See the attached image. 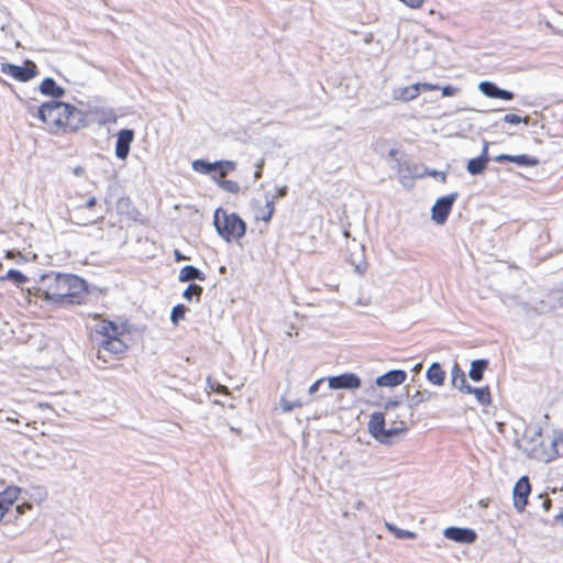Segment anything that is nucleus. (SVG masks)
I'll list each match as a JSON object with an SVG mask.
<instances>
[{
  "instance_id": "obj_1",
  "label": "nucleus",
  "mask_w": 563,
  "mask_h": 563,
  "mask_svg": "<svg viewBox=\"0 0 563 563\" xmlns=\"http://www.w3.org/2000/svg\"><path fill=\"white\" fill-rule=\"evenodd\" d=\"M57 307L81 303L87 294V283L71 274L48 273L40 276L37 286L30 291Z\"/></svg>"
},
{
  "instance_id": "obj_2",
  "label": "nucleus",
  "mask_w": 563,
  "mask_h": 563,
  "mask_svg": "<svg viewBox=\"0 0 563 563\" xmlns=\"http://www.w3.org/2000/svg\"><path fill=\"white\" fill-rule=\"evenodd\" d=\"M37 118L51 130L76 131L84 125L85 113L62 101L44 102L37 109Z\"/></svg>"
},
{
  "instance_id": "obj_3",
  "label": "nucleus",
  "mask_w": 563,
  "mask_h": 563,
  "mask_svg": "<svg viewBox=\"0 0 563 563\" xmlns=\"http://www.w3.org/2000/svg\"><path fill=\"white\" fill-rule=\"evenodd\" d=\"M213 224L227 242L241 239L245 234V222L235 213H227L221 208L214 211Z\"/></svg>"
},
{
  "instance_id": "obj_4",
  "label": "nucleus",
  "mask_w": 563,
  "mask_h": 563,
  "mask_svg": "<svg viewBox=\"0 0 563 563\" xmlns=\"http://www.w3.org/2000/svg\"><path fill=\"white\" fill-rule=\"evenodd\" d=\"M562 440V435L558 434L551 440L549 446H545L542 441V429L538 427L533 430V434L530 441V446L526 448L528 455L531 459L538 460L543 463H550L555 460L559 455L556 449L558 443Z\"/></svg>"
},
{
  "instance_id": "obj_5",
  "label": "nucleus",
  "mask_w": 563,
  "mask_h": 563,
  "mask_svg": "<svg viewBox=\"0 0 563 563\" xmlns=\"http://www.w3.org/2000/svg\"><path fill=\"white\" fill-rule=\"evenodd\" d=\"M406 430L405 427L385 428V417L383 412H374L368 421L369 433L380 443H389L390 439Z\"/></svg>"
},
{
  "instance_id": "obj_6",
  "label": "nucleus",
  "mask_w": 563,
  "mask_h": 563,
  "mask_svg": "<svg viewBox=\"0 0 563 563\" xmlns=\"http://www.w3.org/2000/svg\"><path fill=\"white\" fill-rule=\"evenodd\" d=\"M1 71L19 81H29L36 75V65L31 60H26L23 66L2 63Z\"/></svg>"
},
{
  "instance_id": "obj_7",
  "label": "nucleus",
  "mask_w": 563,
  "mask_h": 563,
  "mask_svg": "<svg viewBox=\"0 0 563 563\" xmlns=\"http://www.w3.org/2000/svg\"><path fill=\"white\" fill-rule=\"evenodd\" d=\"M457 196V192H452L450 195L440 197L435 201L432 207V219L435 223L443 224L446 221Z\"/></svg>"
},
{
  "instance_id": "obj_8",
  "label": "nucleus",
  "mask_w": 563,
  "mask_h": 563,
  "mask_svg": "<svg viewBox=\"0 0 563 563\" xmlns=\"http://www.w3.org/2000/svg\"><path fill=\"white\" fill-rule=\"evenodd\" d=\"M531 493V485L528 476L520 477L514 486V507L517 511L522 512L528 504V497Z\"/></svg>"
},
{
  "instance_id": "obj_9",
  "label": "nucleus",
  "mask_w": 563,
  "mask_h": 563,
  "mask_svg": "<svg viewBox=\"0 0 563 563\" xmlns=\"http://www.w3.org/2000/svg\"><path fill=\"white\" fill-rule=\"evenodd\" d=\"M440 87L438 85L428 84V82H417L410 85L408 87L399 88L395 90L394 97L395 99L402 101H410L417 98L421 91L437 90Z\"/></svg>"
},
{
  "instance_id": "obj_10",
  "label": "nucleus",
  "mask_w": 563,
  "mask_h": 563,
  "mask_svg": "<svg viewBox=\"0 0 563 563\" xmlns=\"http://www.w3.org/2000/svg\"><path fill=\"white\" fill-rule=\"evenodd\" d=\"M331 389H357L361 386V378L354 373H343L328 378Z\"/></svg>"
},
{
  "instance_id": "obj_11",
  "label": "nucleus",
  "mask_w": 563,
  "mask_h": 563,
  "mask_svg": "<svg viewBox=\"0 0 563 563\" xmlns=\"http://www.w3.org/2000/svg\"><path fill=\"white\" fill-rule=\"evenodd\" d=\"M443 536L449 540L460 543H473L477 538V534L473 529L460 527L445 528Z\"/></svg>"
},
{
  "instance_id": "obj_12",
  "label": "nucleus",
  "mask_w": 563,
  "mask_h": 563,
  "mask_svg": "<svg viewBox=\"0 0 563 563\" xmlns=\"http://www.w3.org/2000/svg\"><path fill=\"white\" fill-rule=\"evenodd\" d=\"M134 140V131L123 129L119 131L115 142V156L119 159H125L130 153L131 143Z\"/></svg>"
},
{
  "instance_id": "obj_13",
  "label": "nucleus",
  "mask_w": 563,
  "mask_h": 563,
  "mask_svg": "<svg viewBox=\"0 0 563 563\" xmlns=\"http://www.w3.org/2000/svg\"><path fill=\"white\" fill-rule=\"evenodd\" d=\"M122 329L112 321L101 320L96 325L95 341L99 344L100 339H112L115 335H122Z\"/></svg>"
},
{
  "instance_id": "obj_14",
  "label": "nucleus",
  "mask_w": 563,
  "mask_h": 563,
  "mask_svg": "<svg viewBox=\"0 0 563 563\" xmlns=\"http://www.w3.org/2000/svg\"><path fill=\"white\" fill-rule=\"evenodd\" d=\"M407 378V373L402 369H391L376 378V385L379 387H396L401 385Z\"/></svg>"
},
{
  "instance_id": "obj_15",
  "label": "nucleus",
  "mask_w": 563,
  "mask_h": 563,
  "mask_svg": "<svg viewBox=\"0 0 563 563\" xmlns=\"http://www.w3.org/2000/svg\"><path fill=\"white\" fill-rule=\"evenodd\" d=\"M481 92L488 98H496L503 100H512L514 93L509 90L501 89L492 81H482L478 85Z\"/></svg>"
},
{
  "instance_id": "obj_16",
  "label": "nucleus",
  "mask_w": 563,
  "mask_h": 563,
  "mask_svg": "<svg viewBox=\"0 0 563 563\" xmlns=\"http://www.w3.org/2000/svg\"><path fill=\"white\" fill-rule=\"evenodd\" d=\"M496 162L503 163V162H511L519 166H527V167H533L539 164V161L530 155L527 154H520V155H508V154H500L496 156Z\"/></svg>"
},
{
  "instance_id": "obj_17",
  "label": "nucleus",
  "mask_w": 563,
  "mask_h": 563,
  "mask_svg": "<svg viewBox=\"0 0 563 563\" xmlns=\"http://www.w3.org/2000/svg\"><path fill=\"white\" fill-rule=\"evenodd\" d=\"M488 144L485 143L483 152L479 156L472 158L468 161L466 165V169L471 175H479L482 174L488 163Z\"/></svg>"
},
{
  "instance_id": "obj_18",
  "label": "nucleus",
  "mask_w": 563,
  "mask_h": 563,
  "mask_svg": "<svg viewBox=\"0 0 563 563\" xmlns=\"http://www.w3.org/2000/svg\"><path fill=\"white\" fill-rule=\"evenodd\" d=\"M121 335H115L112 339H100L99 345L104 352L119 355L125 352L126 344L121 340Z\"/></svg>"
},
{
  "instance_id": "obj_19",
  "label": "nucleus",
  "mask_w": 563,
  "mask_h": 563,
  "mask_svg": "<svg viewBox=\"0 0 563 563\" xmlns=\"http://www.w3.org/2000/svg\"><path fill=\"white\" fill-rule=\"evenodd\" d=\"M40 91L53 98H60L65 95V89L56 84V81L47 77L40 85Z\"/></svg>"
},
{
  "instance_id": "obj_20",
  "label": "nucleus",
  "mask_w": 563,
  "mask_h": 563,
  "mask_svg": "<svg viewBox=\"0 0 563 563\" xmlns=\"http://www.w3.org/2000/svg\"><path fill=\"white\" fill-rule=\"evenodd\" d=\"M206 275L192 265H186L180 269L178 280L181 283L190 282V280H205Z\"/></svg>"
},
{
  "instance_id": "obj_21",
  "label": "nucleus",
  "mask_w": 563,
  "mask_h": 563,
  "mask_svg": "<svg viewBox=\"0 0 563 563\" xmlns=\"http://www.w3.org/2000/svg\"><path fill=\"white\" fill-rule=\"evenodd\" d=\"M427 379L437 386H441L445 379V372L437 362L432 363L427 371Z\"/></svg>"
},
{
  "instance_id": "obj_22",
  "label": "nucleus",
  "mask_w": 563,
  "mask_h": 563,
  "mask_svg": "<svg viewBox=\"0 0 563 563\" xmlns=\"http://www.w3.org/2000/svg\"><path fill=\"white\" fill-rule=\"evenodd\" d=\"M488 366V361L484 358L475 360L471 363L468 376L474 382H481L484 377V372Z\"/></svg>"
},
{
  "instance_id": "obj_23",
  "label": "nucleus",
  "mask_w": 563,
  "mask_h": 563,
  "mask_svg": "<svg viewBox=\"0 0 563 563\" xmlns=\"http://www.w3.org/2000/svg\"><path fill=\"white\" fill-rule=\"evenodd\" d=\"M21 493V488L18 486H10L5 488L2 493H0V503L7 509L14 504V501L19 498Z\"/></svg>"
},
{
  "instance_id": "obj_24",
  "label": "nucleus",
  "mask_w": 563,
  "mask_h": 563,
  "mask_svg": "<svg viewBox=\"0 0 563 563\" xmlns=\"http://www.w3.org/2000/svg\"><path fill=\"white\" fill-rule=\"evenodd\" d=\"M214 174L218 178L223 179L229 173L233 172L236 163L233 161H217L214 162Z\"/></svg>"
},
{
  "instance_id": "obj_25",
  "label": "nucleus",
  "mask_w": 563,
  "mask_h": 563,
  "mask_svg": "<svg viewBox=\"0 0 563 563\" xmlns=\"http://www.w3.org/2000/svg\"><path fill=\"white\" fill-rule=\"evenodd\" d=\"M274 211V197L268 198V196H266V203L264 208L256 213V219L267 222L272 219Z\"/></svg>"
},
{
  "instance_id": "obj_26",
  "label": "nucleus",
  "mask_w": 563,
  "mask_h": 563,
  "mask_svg": "<svg viewBox=\"0 0 563 563\" xmlns=\"http://www.w3.org/2000/svg\"><path fill=\"white\" fill-rule=\"evenodd\" d=\"M214 163H209L203 159H196L192 162V168L195 172L205 174V175H213L214 173Z\"/></svg>"
},
{
  "instance_id": "obj_27",
  "label": "nucleus",
  "mask_w": 563,
  "mask_h": 563,
  "mask_svg": "<svg viewBox=\"0 0 563 563\" xmlns=\"http://www.w3.org/2000/svg\"><path fill=\"white\" fill-rule=\"evenodd\" d=\"M212 179L224 191H228L230 194H238L240 191V185L236 181L228 180V179H220L217 177V175H212Z\"/></svg>"
},
{
  "instance_id": "obj_28",
  "label": "nucleus",
  "mask_w": 563,
  "mask_h": 563,
  "mask_svg": "<svg viewBox=\"0 0 563 563\" xmlns=\"http://www.w3.org/2000/svg\"><path fill=\"white\" fill-rule=\"evenodd\" d=\"M431 397H432V393L427 389L417 390L412 396L409 397V406L417 407L420 404L430 400Z\"/></svg>"
},
{
  "instance_id": "obj_29",
  "label": "nucleus",
  "mask_w": 563,
  "mask_h": 563,
  "mask_svg": "<svg viewBox=\"0 0 563 563\" xmlns=\"http://www.w3.org/2000/svg\"><path fill=\"white\" fill-rule=\"evenodd\" d=\"M464 380H466L465 373L460 365L455 363L451 369V384L457 388L459 384H464Z\"/></svg>"
},
{
  "instance_id": "obj_30",
  "label": "nucleus",
  "mask_w": 563,
  "mask_h": 563,
  "mask_svg": "<svg viewBox=\"0 0 563 563\" xmlns=\"http://www.w3.org/2000/svg\"><path fill=\"white\" fill-rule=\"evenodd\" d=\"M473 395L475 396L478 404H481L483 406H487L492 402L490 391L487 386L481 387V388L476 387Z\"/></svg>"
},
{
  "instance_id": "obj_31",
  "label": "nucleus",
  "mask_w": 563,
  "mask_h": 563,
  "mask_svg": "<svg viewBox=\"0 0 563 563\" xmlns=\"http://www.w3.org/2000/svg\"><path fill=\"white\" fill-rule=\"evenodd\" d=\"M202 294V287L197 284H190L184 291L183 297L186 300L191 301L194 297L199 300L200 295Z\"/></svg>"
},
{
  "instance_id": "obj_32",
  "label": "nucleus",
  "mask_w": 563,
  "mask_h": 563,
  "mask_svg": "<svg viewBox=\"0 0 563 563\" xmlns=\"http://www.w3.org/2000/svg\"><path fill=\"white\" fill-rule=\"evenodd\" d=\"M386 526H387L388 530L391 531L395 534V537L398 539H415L417 537V534L415 532L409 531V530L399 529L391 523H387Z\"/></svg>"
},
{
  "instance_id": "obj_33",
  "label": "nucleus",
  "mask_w": 563,
  "mask_h": 563,
  "mask_svg": "<svg viewBox=\"0 0 563 563\" xmlns=\"http://www.w3.org/2000/svg\"><path fill=\"white\" fill-rule=\"evenodd\" d=\"M5 278L8 280L13 282L16 285H22V284L26 283V280H27V277L18 269H10L7 273Z\"/></svg>"
},
{
  "instance_id": "obj_34",
  "label": "nucleus",
  "mask_w": 563,
  "mask_h": 563,
  "mask_svg": "<svg viewBox=\"0 0 563 563\" xmlns=\"http://www.w3.org/2000/svg\"><path fill=\"white\" fill-rule=\"evenodd\" d=\"M302 406H303V402L299 399L294 400V401L287 400L286 398L280 399V408L284 412H290L294 409L300 408Z\"/></svg>"
},
{
  "instance_id": "obj_35",
  "label": "nucleus",
  "mask_w": 563,
  "mask_h": 563,
  "mask_svg": "<svg viewBox=\"0 0 563 563\" xmlns=\"http://www.w3.org/2000/svg\"><path fill=\"white\" fill-rule=\"evenodd\" d=\"M186 312V307L184 305H176L170 313V320L174 324H177L181 319H184Z\"/></svg>"
},
{
  "instance_id": "obj_36",
  "label": "nucleus",
  "mask_w": 563,
  "mask_h": 563,
  "mask_svg": "<svg viewBox=\"0 0 563 563\" xmlns=\"http://www.w3.org/2000/svg\"><path fill=\"white\" fill-rule=\"evenodd\" d=\"M503 120L510 124H519L522 122L528 123L529 117L521 118L517 114H506Z\"/></svg>"
},
{
  "instance_id": "obj_37",
  "label": "nucleus",
  "mask_w": 563,
  "mask_h": 563,
  "mask_svg": "<svg viewBox=\"0 0 563 563\" xmlns=\"http://www.w3.org/2000/svg\"><path fill=\"white\" fill-rule=\"evenodd\" d=\"M476 387L471 386L467 380L464 384H459L457 389L465 394H474Z\"/></svg>"
},
{
  "instance_id": "obj_38",
  "label": "nucleus",
  "mask_w": 563,
  "mask_h": 563,
  "mask_svg": "<svg viewBox=\"0 0 563 563\" xmlns=\"http://www.w3.org/2000/svg\"><path fill=\"white\" fill-rule=\"evenodd\" d=\"M457 92V88L448 85L442 88V96L444 97H451L454 96Z\"/></svg>"
},
{
  "instance_id": "obj_39",
  "label": "nucleus",
  "mask_w": 563,
  "mask_h": 563,
  "mask_svg": "<svg viewBox=\"0 0 563 563\" xmlns=\"http://www.w3.org/2000/svg\"><path fill=\"white\" fill-rule=\"evenodd\" d=\"M324 382V378H320L318 380H316L308 389V393L309 395H313L314 393L318 391L320 385Z\"/></svg>"
},
{
  "instance_id": "obj_40",
  "label": "nucleus",
  "mask_w": 563,
  "mask_h": 563,
  "mask_svg": "<svg viewBox=\"0 0 563 563\" xmlns=\"http://www.w3.org/2000/svg\"><path fill=\"white\" fill-rule=\"evenodd\" d=\"M399 405H400L399 400H388L385 402L384 409L386 412H388L389 410H393L394 408L398 407Z\"/></svg>"
},
{
  "instance_id": "obj_41",
  "label": "nucleus",
  "mask_w": 563,
  "mask_h": 563,
  "mask_svg": "<svg viewBox=\"0 0 563 563\" xmlns=\"http://www.w3.org/2000/svg\"><path fill=\"white\" fill-rule=\"evenodd\" d=\"M400 1L410 8H419L423 2V0H400Z\"/></svg>"
},
{
  "instance_id": "obj_42",
  "label": "nucleus",
  "mask_w": 563,
  "mask_h": 563,
  "mask_svg": "<svg viewBox=\"0 0 563 563\" xmlns=\"http://www.w3.org/2000/svg\"><path fill=\"white\" fill-rule=\"evenodd\" d=\"M539 499L542 500V508L544 509V511H549L550 507H551V499L548 498V497H543L542 495H539Z\"/></svg>"
},
{
  "instance_id": "obj_43",
  "label": "nucleus",
  "mask_w": 563,
  "mask_h": 563,
  "mask_svg": "<svg viewBox=\"0 0 563 563\" xmlns=\"http://www.w3.org/2000/svg\"><path fill=\"white\" fill-rule=\"evenodd\" d=\"M287 195V186L278 187L276 190V195L273 196L275 198H283Z\"/></svg>"
},
{
  "instance_id": "obj_44",
  "label": "nucleus",
  "mask_w": 563,
  "mask_h": 563,
  "mask_svg": "<svg viewBox=\"0 0 563 563\" xmlns=\"http://www.w3.org/2000/svg\"><path fill=\"white\" fill-rule=\"evenodd\" d=\"M32 506L31 505H26V504H23V505H18L15 507V511L19 514V515H22L24 514L25 509H31Z\"/></svg>"
},
{
  "instance_id": "obj_45",
  "label": "nucleus",
  "mask_w": 563,
  "mask_h": 563,
  "mask_svg": "<svg viewBox=\"0 0 563 563\" xmlns=\"http://www.w3.org/2000/svg\"><path fill=\"white\" fill-rule=\"evenodd\" d=\"M214 391L221 393V394H225V395L229 394V389L225 386L221 385V384H216V390Z\"/></svg>"
},
{
  "instance_id": "obj_46",
  "label": "nucleus",
  "mask_w": 563,
  "mask_h": 563,
  "mask_svg": "<svg viewBox=\"0 0 563 563\" xmlns=\"http://www.w3.org/2000/svg\"><path fill=\"white\" fill-rule=\"evenodd\" d=\"M96 203H97L96 197H90V198L86 201L85 207H86V208H88V209H90V208L95 207V206H96Z\"/></svg>"
},
{
  "instance_id": "obj_47",
  "label": "nucleus",
  "mask_w": 563,
  "mask_h": 563,
  "mask_svg": "<svg viewBox=\"0 0 563 563\" xmlns=\"http://www.w3.org/2000/svg\"><path fill=\"white\" fill-rule=\"evenodd\" d=\"M174 255H175V260L177 262H180V261H184L186 260V256H184L178 250H175L174 251Z\"/></svg>"
},
{
  "instance_id": "obj_48",
  "label": "nucleus",
  "mask_w": 563,
  "mask_h": 563,
  "mask_svg": "<svg viewBox=\"0 0 563 563\" xmlns=\"http://www.w3.org/2000/svg\"><path fill=\"white\" fill-rule=\"evenodd\" d=\"M261 176H262V165L260 164V165H257V169L254 173V178L258 179V178H261Z\"/></svg>"
},
{
  "instance_id": "obj_49",
  "label": "nucleus",
  "mask_w": 563,
  "mask_h": 563,
  "mask_svg": "<svg viewBox=\"0 0 563 563\" xmlns=\"http://www.w3.org/2000/svg\"><path fill=\"white\" fill-rule=\"evenodd\" d=\"M364 507V503L362 500H357L354 505H353V508L355 510H361L362 508Z\"/></svg>"
},
{
  "instance_id": "obj_50",
  "label": "nucleus",
  "mask_w": 563,
  "mask_h": 563,
  "mask_svg": "<svg viewBox=\"0 0 563 563\" xmlns=\"http://www.w3.org/2000/svg\"><path fill=\"white\" fill-rule=\"evenodd\" d=\"M8 511V509L2 506V504L0 503V520L2 519V517L4 516V514Z\"/></svg>"
},
{
  "instance_id": "obj_51",
  "label": "nucleus",
  "mask_w": 563,
  "mask_h": 563,
  "mask_svg": "<svg viewBox=\"0 0 563 563\" xmlns=\"http://www.w3.org/2000/svg\"><path fill=\"white\" fill-rule=\"evenodd\" d=\"M216 384H218L217 382H212L210 378H208V386L212 389V390H216Z\"/></svg>"
},
{
  "instance_id": "obj_52",
  "label": "nucleus",
  "mask_w": 563,
  "mask_h": 563,
  "mask_svg": "<svg viewBox=\"0 0 563 563\" xmlns=\"http://www.w3.org/2000/svg\"><path fill=\"white\" fill-rule=\"evenodd\" d=\"M75 175L77 176H81L82 173H84V169L81 167H76L75 170H74Z\"/></svg>"
},
{
  "instance_id": "obj_53",
  "label": "nucleus",
  "mask_w": 563,
  "mask_h": 563,
  "mask_svg": "<svg viewBox=\"0 0 563 563\" xmlns=\"http://www.w3.org/2000/svg\"><path fill=\"white\" fill-rule=\"evenodd\" d=\"M355 268H356V271H357L358 273H363V272H364V269H365V267H362V262H361V263H358V264H355Z\"/></svg>"
},
{
  "instance_id": "obj_54",
  "label": "nucleus",
  "mask_w": 563,
  "mask_h": 563,
  "mask_svg": "<svg viewBox=\"0 0 563 563\" xmlns=\"http://www.w3.org/2000/svg\"><path fill=\"white\" fill-rule=\"evenodd\" d=\"M7 420H8V421H11V422H14V423H16V424H19V423H20V421H19L18 419H14V418H12V417H8V418H7Z\"/></svg>"
},
{
  "instance_id": "obj_55",
  "label": "nucleus",
  "mask_w": 563,
  "mask_h": 563,
  "mask_svg": "<svg viewBox=\"0 0 563 563\" xmlns=\"http://www.w3.org/2000/svg\"><path fill=\"white\" fill-rule=\"evenodd\" d=\"M98 358H102L101 351H98Z\"/></svg>"
}]
</instances>
